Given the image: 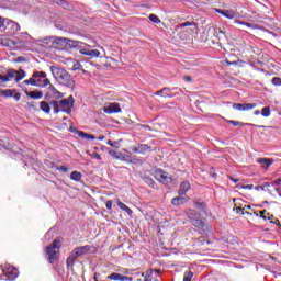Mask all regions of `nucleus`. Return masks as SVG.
Masks as SVG:
<instances>
[{"instance_id":"1","label":"nucleus","mask_w":281,"mask_h":281,"mask_svg":"<svg viewBox=\"0 0 281 281\" xmlns=\"http://www.w3.org/2000/svg\"><path fill=\"white\" fill-rule=\"evenodd\" d=\"M74 95H70L67 99H61L60 101H52L50 106H53V111L55 114L66 113L69 115L71 113V109H74Z\"/></svg>"},{"instance_id":"2","label":"nucleus","mask_w":281,"mask_h":281,"mask_svg":"<svg viewBox=\"0 0 281 281\" xmlns=\"http://www.w3.org/2000/svg\"><path fill=\"white\" fill-rule=\"evenodd\" d=\"M44 251L49 265H54L56 262V258H58V254H60V239H54Z\"/></svg>"},{"instance_id":"3","label":"nucleus","mask_w":281,"mask_h":281,"mask_svg":"<svg viewBox=\"0 0 281 281\" xmlns=\"http://www.w3.org/2000/svg\"><path fill=\"white\" fill-rule=\"evenodd\" d=\"M57 79L59 85H63L64 87H74V79H71V75L63 68L57 69Z\"/></svg>"},{"instance_id":"4","label":"nucleus","mask_w":281,"mask_h":281,"mask_svg":"<svg viewBox=\"0 0 281 281\" xmlns=\"http://www.w3.org/2000/svg\"><path fill=\"white\" fill-rule=\"evenodd\" d=\"M154 179L159 183H164V186H168V183H172V176L170 173L164 171L162 169H157L154 171Z\"/></svg>"},{"instance_id":"5","label":"nucleus","mask_w":281,"mask_h":281,"mask_svg":"<svg viewBox=\"0 0 281 281\" xmlns=\"http://www.w3.org/2000/svg\"><path fill=\"white\" fill-rule=\"evenodd\" d=\"M34 78L36 87L45 88L50 85V81L47 79V74L45 71H35Z\"/></svg>"},{"instance_id":"6","label":"nucleus","mask_w":281,"mask_h":281,"mask_svg":"<svg viewBox=\"0 0 281 281\" xmlns=\"http://www.w3.org/2000/svg\"><path fill=\"white\" fill-rule=\"evenodd\" d=\"M252 214L260 216L263 221H269L272 225H280V220L276 218L271 213H268L267 210L263 211H254Z\"/></svg>"},{"instance_id":"7","label":"nucleus","mask_w":281,"mask_h":281,"mask_svg":"<svg viewBox=\"0 0 281 281\" xmlns=\"http://www.w3.org/2000/svg\"><path fill=\"white\" fill-rule=\"evenodd\" d=\"M4 30L8 31V34H10V36L16 34V32L21 31V25H19V23L7 19L4 22Z\"/></svg>"},{"instance_id":"8","label":"nucleus","mask_w":281,"mask_h":281,"mask_svg":"<svg viewBox=\"0 0 281 281\" xmlns=\"http://www.w3.org/2000/svg\"><path fill=\"white\" fill-rule=\"evenodd\" d=\"M103 112L108 113V115H113V113H122V108L120 103H109L103 108Z\"/></svg>"},{"instance_id":"9","label":"nucleus","mask_w":281,"mask_h":281,"mask_svg":"<svg viewBox=\"0 0 281 281\" xmlns=\"http://www.w3.org/2000/svg\"><path fill=\"white\" fill-rule=\"evenodd\" d=\"M5 278L10 281L16 280L19 278V270L14 267H7L3 269Z\"/></svg>"},{"instance_id":"10","label":"nucleus","mask_w":281,"mask_h":281,"mask_svg":"<svg viewBox=\"0 0 281 281\" xmlns=\"http://www.w3.org/2000/svg\"><path fill=\"white\" fill-rule=\"evenodd\" d=\"M191 218V223L193 227H196L198 229H201L202 232H210V225L205 223L203 220L199 218Z\"/></svg>"},{"instance_id":"11","label":"nucleus","mask_w":281,"mask_h":281,"mask_svg":"<svg viewBox=\"0 0 281 281\" xmlns=\"http://www.w3.org/2000/svg\"><path fill=\"white\" fill-rule=\"evenodd\" d=\"M233 109L235 111H252L256 109V103H234Z\"/></svg>"},{"instance_id":"12","label":"nucleus","mask_w":281,"mask_h":281,"mask_svg":"<svg viewBox=\"0 0 281 281\" xmlns=\"http://www.w3.org/2000/svg\"><path fill=\"white\" fill-rule=\"evenodd\" d=\"M89 251H91V246L87 245L74 248L71 254L77 258H80V256H85V254H89Z\"/></svg>"},{"instance_id":"13","label":"nucleus","mask_w":281,"mask_h":281,"mask_svg":"<svg viewBox=\"0 0 281 281\" xmlns=\"http://www.w3.org/2000/svg\"><path fill=\"white\" fill-rule=\"evenodd\" d=\"M133 153H138V155H146V153H153V146L146 144H140L137 147H134Z\"/></svg>"},{"instance_id":"14","label":"nucleus","mask_w":281,"mask_h":281,"mask_svg":"<svg viewBox=\"0 0 281 281\" xmlns=\"http://www.w3.org/2000/svg\"><path fill=\"white\" fill-rule=\"evenodd\" d=\"M108 280H112V281H133V277H127V276L120 274L117 272H113L110 276H108Z\"/></svg>"},{"instance_id":"15","label":"nucleus","mask_w":281,"mask_h":281,"mask_svg":"<svg viewBox=\"0 0 281 281\" xmlns=\"http://www.w3.org/2000/svg\"><path fill=\"white\" fill-rule=\"evenodd\" d=\"M12 78H16V70L10 68L7 70V75H0V82H10Z\"/></svg>"},{"instance_id":"16","label":"nucleus","mask_w":281,"mask_h":281,"mask_svg":"<svg viewBox=\"0 0 281 281\" xmlns=\"http://www.w3.org/2000/svg\"><path fill=\"white\" fill-rule=\"evenodd\" d=\"M48 91L55 100H63V98H65V94H63V92L58 91V89H56V87H54V85H52V83H49Z\"/></svg>"},{"instance_id":"17","label":"nucleus","mask_w":281,"mask_h":281,"mask_svg":"<svg viewBox=\"0 0 281 281\" xmlns=\"http://www.w3.org/2000/svg\"><path fill=\"white\" fill-rule=\"evenodd\" d=\"M215 12L217 14H222V16H225V19H235L236 12L234 10H223V9H216Z\"/></svg>"},{"instance_id":"18","label":"nucleus","mask_w":281,"mask_h":281,"mask_svg":"<svg viewBox=\"0 0 281 281\" xmlns=\"http://www.w3.org/2000/svg\"><path fill=\"white\" fill-rule=\"evenodd\" d=\"M190 188H192L190 182H188V181L181 182L180 187H179V190H178L179 196H183L190 190Z\"/></svg>"},{"instance_id":"19","label":"nucleus","mask_w":281,"mask_h":281,"mask_svg":"<svg viewBox=\"0 0 281 281\" xmlns=\"http://www.w3.org/2000/svg\"><path fill=\"white\" fill-rule=\"evenodd\" d=\"M172 90L170 88H162L154 93V95H159L160 98H172L170 94Z\"/></svg>"},{"instance_id":"20","label":"nucleus","mask_w":281,"mask_h":281,"mask_svg":"<svg viewBox=\"0 0 281 281\" xmlns=\"http://www.w3.org/2000/svg\"><path fill=\"white\" fill-rule=\"evenodd\" d=\"M268 188H271V182H263L262 184H259V186L255 187V190H257L258 192H260V190L261 191L266 190V192H268V194L273 195V191H271Z\"/></svg>"},{"instance_id":"21","label":"nucleus","mask_w":281,"mask_h":281,"mask_svg":"<svg viewBox=\"0 0 281 281\" xmlns=\"http://www.w3.org/2000/svg\"><path fill=\"white\" fill-rule=\"evenodd\" d=\"M0 45H3L4 47H14V41L3 35H0Z\"/></svg>"},{"instance_id":"22","label":"nucleus","mask_w":281,"mask_h":281,"mask_svg":"<svg viewBox=\"0 0 281 281\" xmlns=\"http://www.w3.org/2000/svg\"><path fill=\"white\" fill-rule=\"evenodd\" d=\"M25 95L32 98V100H41L43 98V91H25Z\"/></svg>"},{"instance_id":"23","label":"nucleus","mask_w":281,"mask_h":281,"mask_svg":"<svg viewBox=\"0 0 281 281\" xmlns=\"http://www.w3.org/2000/svg\"><path fill=\"white\" fill-rule=\"evenodd\" d=\"M189 198H183V196H176L171 200L172 205L179 206L183 205V203H188Z\"/></svg>"},{"instance_id":"24","label":"nucleus","mask_w":281,"mask_h":281,"mask_svg":"<svg viewBox=\"0 0 281 281\" xmlns=\"http://www.w3.org/2000/svg\"><path fill=\"white\" fill-rule=\"evenodd\" d=\"M116 205L120 207V210L126 212V214H133V210H131V207L124 204V202L120 201V199L116 200Z\"/></svg>"},{"instance_id":"25","label":"nucleus","mask_w":281,"mask_h":281,"mask_svg":"<svg viewBox=\"0 0 281 281\" xmlns=\"http://www.w3.org/2000/svg\"><path fill=\"white\" fill-rule=\"evenodd\" d=\"M40 109L44 113H50V111H52V103H48L46 101H42V102H40Z\"/></svg>"},{"instance_id":"26","label":"nucleus","mask_w":281,"mask_h":281,"mask_svg":"<svg viewBox=\"0 0 281 281\" xmlns=\"http://www.w3.org/2000/svg\"><path fill=\"white\" fill-rule=\"evenodd\" d=\"M257 164H262L266 166V168H270V166L273 164V159L271 158H258Z\"/></svg>"},{"instance_id":"27","label":"nucleus","mask_w":281,"mask_h":281,"mask_svg":"<svg viewBox=\"0 0 281 281\" xmlns=\"http://www.w3.org/2000/svg\"><path fill=\"white\" fill-rule=\"evenodd\" d=\"M26 74H25V70L23 69H20V70H16V75H15V82H21V80H23V78H25Z\"/></svg>"},{"instance_id":"28","label":"nucleus","mask_w":281,"mask_h":281,"mask_svg":"<svg viewBox=\"0 0 281 281\" xmlns=\"http://www.w3.org/2000/svg\"><path fill=\"white\" fill-rule=\"evenodd\" d=\"M70 179H71V181H81V179H82V173L80 172V171H72L71 173H70Z\"/></svg>"},{"instance_id":"29","label":"nucleus","mask_w":281,"mask_h":281,"mask_svg":"<svg viewBox=\"0 0 281 281\" xmlns=\"http://www.w3.org/2000/svg\"><path fill=\"white\" fill-rule=\"evenodd\" d=\"M81 54H83L85 56H92V58H98V56H100V50L98 49H92L90 52H83L81 50Z\"/></svg>"},{"instance_id":"30","label":"nucleus","mask_w":281,"mask_h":281,"mask_svg":"<svg viewBox=\"0 0 281 281\" xmlns=\"http://www.w3.org/2000/svg\"><path fill=\"white\" fill-rule=\"evenodd\" d=\"M76 256L71 252L70 256L66 260L67 267H74L76 265Z\"/></svg>"},{"instance_id":"31","label":"nucleus","mask_w":281,"mask_h":281,"mask_svg":"<svg viewBox=\"0 0 281 281\" xmlns=\"http://www.w3.org/2000/svg\"><path fill=\"white\" fill-rule=\"evenodd\" d=\"M55 43H57V45H69V43H71V40L67 38V37H57L55 40Z\"/></svg>"},{"instance_id":"32","label":"nucleus","mask_w":281,"mask_h":281,"mask_svg":"<svg viewBox=\"0 0 281 281\" xmlns=\"http://www.w3.org/2000/svg\"><path fill=\"white\" fill-rule=\"evenodd\" d=\"M78 135H79V137H81L82 139H95V136L94 135H91V134H87V133H85V132H82V131H79L78 132Z\"/></svg>"},{"instance_id":"33","label":"nucleus","mask_w":281,"mask_h":281,"mask_svg":"<svg viewBox=\"0 0 281 281\" xmlns=\"http://www.w3.org/2000/svg\"><path fill=\"white\" fill-rule=\"evenodd\" d=\"M26 109H29V111H36L38 109V103L30 101L26 103Z\"/></svg>"},{"instance_id":"34","label":"nucleus","mask_w":281,"mask_h":281,"mask_svg":"<svg viewBox=\"0 0 281 281\" xmlns=\"http://www.w3.org/2000/svg\"><path fill=\"white\" fill-rule=\"evenodd\" d=\"M192 278H194V272L188 270L183 273V281H192Z\"/></svg>"},{"instance_id":"35","label":"nucleus","mask_w":281,"mask_h":281,"mask_svg":"<svg viewBox=\"0 0 281 281\" xmlns=\"http://www.w3.org/2000/svg\"><path fill=\"white\" fill-rule=\"evenodd\" d=\"M155 270L153 268L148 269L146 271V274L144 276V281H153V273Z\"/></svg>"},{"instance_id":"36","label":"nucleus","mask_w":281,"mask_h":281,"mask_svg":"<svg viewBox=\"0 0 281 281\" xmlns=\"http://www.w3.org/2000/svg\"><path fill=\"white\" fill-rule=\"evenodd\" d=\"M24 85H31V87H36V78H34V72L30 79L23 81Z\"/></svg>"},{"instance_id":"37","label":"nucleus","mask_w":281,"mask_h":281,"mask_svg":"<svg viewBox=\"0 0 281 281\" xmlns=\"http://www.w3.org/2000/svg\"><path fill=\"white\" fill-rule=\"evenodd\" d=\"M235 23L237 25H245L246 27H252L254 30H256V24H251L249 22H243V21L236 20Z\"/></svg>"},{"instance_id":"38","label":"nucleus","mask_w":281,"mask_h":281,"mask_svg":"<svg viewBox=\"0 0 281 281\" xmlns=\"http://www.w3.org/2000/svg\"><path fill=\"white\" fill-rule=\"evenodd\" d=\"M235 23L237 25H245L246 27H252L254 30H256V24H251L249 22H243V21L236 20Z\"/></svg>"},{"instance_id":"39","label":"nucleus","mask_w":281,"mask_h":281,"mask_svg":"<svg viewBox=\"0 0 281 281\" xmlns=\"http://www.w3.org/2000/svg\"><path fill=\"white\" fill-rule=\"evenodd\" d=\"M194 207L200 210V212H205L206 204H205V202H195Z\"/></svg>"},{"instance_id":"40","label":"nucleus","mask_w":281,"mask_h":281,"mask_svg":"<svg viewBox=\"0 0 281 281\" xmlns=\"http://www.w3.org/2000/svg\"><path fill=\"white\" fill-rule=\"evenodd\" d=\"M261 115L262 117H269L271 115V108L269 106L262 108Z\"/></svg>"},{"instance_id":"41","label":"nucleus","mask_w":281,"mask_h":281,"mask_svg":"<svg viewBox=\"0 0 281 281\" xmlns=\"http://www.w3.org/2000/svg\"><path fill=\"white\" fill-rule=\"evenodd\" d=\"M106 145H108V146H111L112 148H115L116 150L120 148V143H119L117 140H111V139H109V140L106 142Z\"/></svg>"},{"instance_id":"42","label":"nucleus","mask_w":281,"mask_h":281,"mask_svg":"<svg viewBox=\"0 0 281 281\" xmlns=\"http://www.w3.org/2000/svg\"><path fill=\"white\" fill-rule=\"evenodd\" d=\"M227 124H232L234 126H247L248 125L247 123H243L240 121H234V120H228Z\"/></svg>"},{"instance_id":"43","label":"nucleus","mask_w":281,"mask_h":281,"mask_svg":"<svg viewBox=\"0 0 281 281\" xmlns=\"http://www.w3.org/2000/svg\"><path fill=\"white\" fill-rule=\"evenodd\" d=\"M149 21H151V23H156V24L161 23V19H159V16H157V14H149Z\"/></svg>"},{"instance_id":"44","label":"nucleus","mask_w":281,"mask_h":281,"mask_svg":"<svg viewBox=\"0 0 281 281\" xmlns=\"http://www.w3.org/2000/svg\"><path fill=\"white\" fill-rule=\"evenodd\" d=\"M14 91L12 89H7L3 91L2 98H12V95H14Z\"/></svg>"},{"instance_id":"45","label":"nucleus","mask_w":281,"mask_h":281,"mask_svg":"<svg viewBox=\"0 0 281 281\" xmlns=\"http://www.w3.org/2000/svg\"><path fill=\"white\" fill-rule=\"evenodd\" d=\"M272 85H274V87H281V78L273 77L272 78Z\"/></svg>"},{"instance_id":"46","label":"nucleus","mask_w":281,"mask_h":281,"mask_svg":"<svg viewBox=\"0 0 281 281\" xmlns=\"http://www.w3.org/2000/svg\"><path fill=\"white\" fill-rule=\"evenodd\" d=\"M80 69H82V65H80V61H76L72 65V71H80Z\"/></svg>"},{"instance_id":"47","label":"nucleus","mask_w":281,"mask_h":281,"mask_svg":"<svg viewBox=\"0 0 281 281\" xmlns=\"http://www.w3.org/2000/svg\"><path fill=\"white\" fill-rule=\"evenodd\" d=\"M146 183H148L151 188H155V180L153 178H145Z\"/></svg>"},{"instance_id":"48","label":"nucleus","mask_w":281,"mask_h":281,"mask_svg":"<svg viewBox=\"0 0 281 281\" xmlns=\"http://www.w3.org/2000/svg\"><path fill=\"white\" fill-rule=\"evenodd\" d=\"M106 210H113V200H108L105 202Z\"/></svg>"},{"instance_id":"49","label":"nucleus","mask_w":281,"mask_h":281,"mask_svg":"<svg viewBox=\"0 0 281 281\" xmlns=\"http://www.w3.org/2000/svg\"><path fill=\"white\" fill-rule=\"evenodd\" d=\"M233 211L236 212V214H243V212H245V207L236 206L233 209Z\"/></svg>"},{"instance_id":"50","label":"nucleus","mask_w":281,"mask_h":281,"mask_svg":"<svg viewBox=\"0 0 281 281\" xmlns=\"http://www.w3.org/2000/svg\"><path fill=\"white\" fill-rule=\"evenodd\" d=\"M192 25H195V23L194 22H184V23L180 24V27H190Z\"/></svg>"},{"instance_id":"51","label":"nucleus","mask_w":281,"mask_h":281,"mask_svg":"<svg viewBox=\"0 0 281 281\" xmlns=\"http://www.w3.org/2000/svg\"><path fill=\"white\" fill-rule=\"evenodd\" d=\"M57 170H59V172H68L69 168L67 166H60L57 168Z\"/></svg>"},{"instance_id":"52","label":"nucleus","mask_w":281,"mask_h":281,"mask_svg":"<svg viewBox=\"0 0 281 281\" xmlns=\"http://www.w3.org/2000/svg\"><path fill=\"white\" fill-rule=\"evenodd\" d=\"M243 190H254V184L241 186Z\"/></svg>"},{"instance_id":"53","label":"nucleus","mask_w":281,"mask_h":281,"mask_svg":"<svg viewBox=\"0 0 281 281\" xmlns=\"http://www.w3.org/2000/svg\"><path fill=\"white\" fill-rule=\"evenodd\" d=\"M7 20L8 19H3V18L0 16V29L5 26V21Z\"/></svg>"},{"instance_id":"54","label":"nucleus","mask_w":281,"mask_h":281,"mask_svg":"<svg viewBox=\"0 0 281 281\" xmlns=\"http://www.w3.org/2000/svg\"><path fill=\"white\" fill-rule=\"evenodd\" d=\"M272 186H281V178L273 180Z\"/></svg>"},{"instance_id":"55","label":"nucleus","mask_w":281,"mask_h":281,"mask_svg":"<svg viewBox=\"0 0 281 281\" xmlns=\"http://www.w3.org/2000/svg\"><path fill=\"white\" fill-rule=\"evenodd\" d=\"M13 98L15 102H19V100H21V93L16 92L15 94H13Z\"/></svg>"},{"instance_id":"56","label":"nucleus","mask_w":281,"mask_h":281,"mask_svg":"<svg viewBox=\"0 0 281 281\" xmlns=\"http://www.w3.org/2000/svg\"><path fill=\"white\" fill-rule=\"evenodd\" d=\"M55 3H57V5H65L67 2L65 0H55Z\"/></svg>"},{"instance_id":"57","label":"nucleus","mask_w":281,"mask_h":281,"mask_svg":"<svg viewBox=\"0 0 281 281\" xmlns=\"http://www.w3.org/2000/svg\"><path fill=\"white\" fill-rule=\"evenodd\" d=\"M252 214H254V213L248 212L247 210L241 211V215H243V216H245V215L251 216Z\"/></svg>"},{"instance_id":"58","label":"nucleus","mask_w":281,"mask_h":281,"mask_svg":"<svg viewBox=\"0 0 281 281\" xmlns=\"http://www.w3.org/2000/svg\"><path fill=\"white\" fill-rule=\"evenodd\" d=\"M92 157H94V159H102V156H100V154H98V153H93L92 154Z\"/></svg>"},{"instance_id":"59","label":"nucleus","mask_w":281,"mask_h":281,"mask_svg":"<svg viewBox=\"0 0 281 281\" xmlns=\"http://www.w3.org/2000/svg\"><path fill=\"white\" fill-rule=\"evenodd\" d=\"M188 215H189V216H196V211H194V210H189Z\"/></svg>"},{"instance_id":"60","label":"nucleus","mask_w":281,"mask_h":281,"mask_svg":"<svg viewBox=\"0 0 281 281\" xmlns=\"http://www.w3.org/2000/svg\"><path fill=\"white\" fill-rule=\"evenodd\" d=\"M183 80H186L187 82H192V77L190 76H184Z\"/></svg>"},{"instance_id":"61","label":"nucleus","mask_w":281,"mask_h":281,"mask_svg":"<svg viewBox=\"0 0 281 281\" xmlns=\"http://www.w3.org/2000/svg\"><path fill=\"white\" fill-rule=\"evenodd\" d=\"M228 179H229L231 181H233V183H238V179H236V178H234V177H232V176H228Z\"/></svg>"},{"instance_id":"62","label":"nucleus","mask_w":281,"mask_h":281,"mask_svg":"<svg viewBox=\"0 0 281 281\" xmlns=\"http://www.w3.org/2000/svg\"><path fill=\"white\" fill-rule=\"evenodd\" d=\"M109 155H111L112 157H114L115 155H117V153L115 150H109Z\"/></svg>"},{"instance_id":"63","label":"nucleus","mask_w":281,"mask_h":281,"mask_svg":"<svg viewBox=\"0 0 281 281\" xmlns=\"http://www.w3.org/2000/svg\"><path fill=\"white\" fill-rule=\"evenodd\" d=\"M228 65H238V61H227Z\"/></svg>"},{"instance_id":"64","label":"nucleus","mask_w":281,"mask_h":281,"mask_svg":"<svg viewBox=\"0 0 281 281\" xmlns=\"http://www.w3.org/2000/svg\"><path fill=\"white\" fill-rule=\"evenodd\" d=\"M260 114V111L259 110H256L255 112H254V115H259Z\"/></svg>"}]
</instances>
